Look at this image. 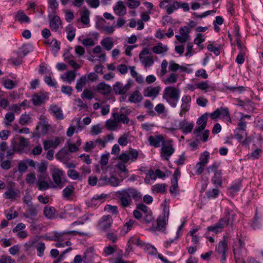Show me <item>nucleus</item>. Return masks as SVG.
Returning <instances> with one entry per match:
<instances>
[{"instance_id": "412c9836", "label": "nucleus", "mask_w": 263, "mask_h": 263, "mask_svg": "<svg viewBox=\"0 0 263 263\" xmlns=\"http://www.w3.org/2000/svg\"><path fill=\"white\" fill-rule=\"evenodd\" d=\"M96 90L101 94L107 95L112 90L111 87L104 82L99 83L96 87Z\"/></svg>"}, {"instance_id": "20e7f679", "label": "nucleus", "mask_w": 263, "mask_h": 263, "mask_svg": "<svg viewBox=\"0 0 263 263\" xmlns=\"http://www.w3.org/2000/svg\"><path fill=\"white\" fill-rule=\"evenodd\" d=\"M20 196V191L15 187V183L10 181L6 187V190L3 194V197L6 199L14 200Z\"/></svg>"}, {"instance_id": "6e6552de", "label": "nucleus", "mask_w": 263, "mask_h": 263, "mask_svg": "<svg viewBox=\"0 0 263 263\" xmlns=\"http://www.w3.org/2000/svg\"><path fill=\"white\" fill-rule=\"evenodd\" d=\"M51 175L53 182L56 185H54L53 187L62 188L64 186V182L62 180L65 175L64 172L58 168H55L52 170Z\"/></svg>"}, {"instance_id": "c85d7f7f", "label": "nucleus", "mask_w": 263, "mask_h": 263, "mask_svg": "<svg viewBox=\"0 0 263 263\" xmlns=\"http://www.w3.org/2000/svg\"><path fill=\"white\" fill-rule=\"evenodd\" d=\"M44 215L47 218L52 219L55 218L56 210L53 206L46 205L44 209Z\"/></svg>"}, {"instance_id": "09e8293b", "label": "nucleus", "mask_w": 263, "mask_h": 263, "mask_svg": "<svg viewBox=\"0 0 263 263\" xmlns=\"http://www.w3.org/2000/svg\"><path fill=\"white\" fill-rule=\"evenodd\" d=\"M37 255L39 257H42L44 255V251L46 248L45 244L42 241H40L36 247Z\"/></svg>"}, {"instance_id": "b1692460", "label": "nucleus", "mask_w": 263, "mask_h": 263, "mask_svg": "<svg viewBox=\"0 0 263 263\" xmlns=\"http://www.w3.org/2000/svg\"><path fill=\"white\" fill-rule=\"evenodd\" d=\"M60 143L61 139L59 137H56L54 140L44 141L43 146L45 150H48L51 148H55Z\"/></svg>"}, {"instance_id": "c756f323", "label": "nucleus", "mask_w": 263, "mask_h": 263, "mask_svg": "<svg viewBox=\"0 0 263 263\" xmlns=\"http://www.w3.org/2000/svg\"><path fill=\"white\" fill-rule=\"evenodd\" d=\"M68 176L73 180L78 179L82 180L83 178L86 177V174L81 173V175L74 170H69L67 172Z\"/></svg>"}, {"instance_id": "ddd939ff", "label": "nucleus", "mask_w": 263, "mask_h": 263, "mask_svg": "<svg viewBox=\"0 0 263 263\" xmlns=\"http://www.w3.org/2000/svg\"><path fill=\"white\" fill-rule=\"evenodd\" d=\"M47 178H49L48 174L37 175L36 184L40 191H45L50 187L49 183L45 180Z\"/></svg>"}, {"instance_id": "603ef678", "label": "nucleus", "mask_w": 263, "mask_h": 263, "mask_svg": "<svg viewBox=\"0 0 263 263\" xmlns=\"http://www.w3.org/2000/svg\"><path fill=\"white\" fill-rule=\"evenodd\" d=\"M117 122H116L115 120H108L105 122V126L108 129L111 130H115L117 129Z\"/></svg>"}, {"instance_id": "7ed1b4c3", "label": "nucleus", "mask_w": 263, "mask_h": 263, "mask_svg": "<svg viewBox=\"0 0 263 263\" xmlns=\"http://www.w3.org/2000/svg\"><path fill=\"white\" fill-rule=\"evenodd\" d=\"M168 216L169 210L167 208H164L162 214L160 215L157 218V223L156 224H153L151 229L154 231H165Z\"/></svg>"}, {"instance_id": "bb28decb", "label": "nucleus", "mask_w": 263, "mask_h": 263, "mask_svg": "<svg viewBox=\"0 0 263 263\" xmlns=\"http://www.w3.org/2000/svg\"><path fill=\"white\" fill-rule=\"evenodd\" d=\"M62 22L60 18L58 15H54L50 20L49 25L52 30L57 31L59 28L60 25H61Z\"/></svg>"}, {"instance_id": "a19ab883", "label": "nucleus", "mask_w": 263, "mask_h": 263, "mask_svg": "<svg viewBox=\"0 0 263 263\" xmlns=\"http://www.w3.org/2000/svg\"><path fill=\"white\" fill-rule=\"evenodd\" d=\"M15 119V116L14 112H7L5 115V117L4 120V124L7 126H11L12 124V123L14 121Z\"/></svg>"}, {"instance_id": "a211bd4d", "label": "nucleus", "mask_w": 263, "mask_h": 263, "mask_svg": "<svg viewBox=\"0 0 263 263\" xmlns=\"http://www.w3.org/2000/svg\"><path fill=\"white\" fill-rule=\"evenodd\" d=\"M29 141L24 137H21L20 141L16 145V150L18 153H27L28 151Z\"/></svg>"}, {"instance_id": "cd10ccee", "label": "nucleus", "mask_w": 263, "mask_h": 263, "mask_svg": "<svg viewBox=\"0 0 263 263\" xmlns=\"http://www.w3.org/2000/svg\"><path fill=\"white\" fill-rule=\"evenodd\" d=\"M181 101V110L184 112H186L189 110L190 108V103L191 102V97L189 95H185L182 98Z\"/></svg>"}, {"instance_id": "a18cd8bd", "label": "nucleus", "mask_w": 263, "mask_h": 263, "mask_svg": "<svg viewBox=\"0 0 263 263\" xmlns=\"http://www.w3.org/2000/svg\"><path fill=\"white\" fill-rule=\"evenodd\" d=\"M156 179V176L155 175V172H154L152 170H148L146 174L145 182L146 183L149 184L151 180H155Z\"/></svg>"}, {"instance_id": "1a4fd4ad", "label": "nucleus", "mask_w": 263, "mask_h": 263, "mask_svg": "<svg viewBox=\"0 0 263 263\" xmlns=\"http://www.w3.org/2000/svg\"><path fill=\"white\" fill-rule=\"evenodd\" d=\"M120 183L119 179L114 176L108 178L106 175H102L98 180V185L99 186L108 185L111 186H118Z\"/></svg>"}, {"instance_id": "0eeeda50", "label": "nucleus", "mask_w": 263, "mask_h": 263, "mask_svg": "<svg viewBox=\"0 0 263 263\" xmlns=\"http://www.w3.org/2000/svg\"><path fill=\"white\" fill-rule=\"evenodd\" d=\"M120 111L121 113L114 112L112 114V116L114 120L118 123L121 122L123 124H128L130 120L127 115L129 114L131 112V110L129 109H125L124 107H122Z\"/></svg>"}, {"instance_id": "69168bd1", "label": "nucleus", "mask_w": 263, "mask_h": 263, "mask_svg": "<svg viewBox=\"0 0 263 263\" xmlns=\"http://www.w3.org/2000/svg\"><path fill=\"white\" fill-rule=\"evenodd\" d=\"M50 45L51 46L52 50H54L56 52H58L60 49V43L55 39L52 40L50 43Z\"/></svg>"}, {"instance_id": "2eb2a0df", "label": "nucleus", "mask_w": 263, "mask_h": 263, "mask_svg": "<svg viewBox=\"0 0 263 263\" xmlns=\"http://www.w3.org/2000/svg\"><path fill=\"white\" fill-rule=\"evenodd\" d=\"M228 225V224L226 222V218L223 217L220 219L215 224L208 227L207 230L208 231L214 232L217 233Z\"/></svg>"}, {"instance_id": "338daca9", "label": "nucleus", "mask_w": 263, "mask_h": 263, "mask_svg": "<svg viewBox=\"0 0 263 263\" xmlns=\"http://www.w3.org/2000/svg\"><path fill=\"white\" fill-rule=\"evenodd\" d=\"M169 69L172 71H176L180 69L181 66L174 62V61H171L169 63Z\"/></svg>"}, {"instance_id": "774afa93", "label": "nucleus", "mask_w": 263, "mask_h": 263, "mask_svg": "<svg viewBox=\"0 0 263 263\" xmlns=\"http://www.w3.org/2000/svg\"><path fill=\"white\" fill-rule=\"evenodd\" d=\"M0 263H15V261L10 256H3L0 259Z\"/></svg>"}, {"instance_id": "473e14b6", "label": "nucleus", "mask_w": 263, "mask_h": 263, "mask_svg": "<svg viewBox=\"0 0 263 263\" xmlns=\"http://www.w3.org/2000/svg\"><path fill=\"white\" fill-rule=\"evenodd\" d=\"M61 79L64 81H67L68 83H71L74 81L76 78V73L72 70H69L64 74L62 75Z\"/></svg>"}, {"instance_id": "c03bdc74", "label": "nucleus", "mask_w": 263, "mask_h": 263, "mask_svg": "<svg viewBox=\"0 0 263 263\" xmlns=\"http://www.w3.org/2000/svg\"><path fill=\"white\" fill-rule=\"evenodd\" d=\"M219 190L217 189H213L206 192V195L208 199H214L217 197L219 194Z\"/></svg>"}, {"instance_id": "37998d69", "label": "nucleus", "mask_w": 263, "mask_h": 263, "mask_svg": "<svg viewBox=\"0 0 263 263\" xmlns=\"http://www.w3.org/2000/svg\"><path fill=\"white\" fill-rule=\"evenodd\" d=\"M210 158V153L208 151H205L202 153L199 158V163L204 165L205 166L208 163Z\"/></svg>"}, {"instance_id": "e433bc0d", "label": "nucleus", "mask_w": 263, "mask_h": 263, "mask_svg": "<svg viewBox=\"0 0 263 263\" xmlns=\"http://www.w3.org/2000/svg\"><path fill=\"white\" fill-rule=\"evenodd\" d=\"M247 122L243 118H240L238 124V127L234 130V132H240L246 135Z\"/></svg>"}, {"instance_id": "3c124183", "label": "nucleus", "mask_w": 263, "mask_h": 263, "mask_svg": "<svg viewBox=\"0 0 263 263\" xmlns=\"http://www.w3.org/2000/svg\"><path fill=\"white\" fill-rule=\"evenodd\" d=\"M129 136V133H125L120 137L118 139V143L122 146H126L128 143V138Z\"/></svg>"}, {"instance_id": "f8f14e48", "label": "nucleus", "mask_w": 263, "mask_h": 263, "mask_svg": "<svg viewBox=\"0 0 263 263\" xmlns=\"http://www.w3.org/2000/svg\"><path fill=\"white\" fill-rule=\"evenodd\" d=\"M94 249L92 247L88 248L84 253L83 256L80 255H77L73 259V263H82L83 260L84 263H87L86 260L92 258L93 254Z\"/></svg>"}, {"instance_id": "680f3d73", "label": "nucleus", "mask_w": 263, "mask_h": 263, "mask_svg": "<svg viewBox=\"0 0 263 263\" xmlns=\"http://www.w3.org/2000/svg\"><path fill=\"white\" fill-rule=\"evenodd\" d=\"M3 84L5 87L8 89H11L15 86V83L14 81L10 79H7L4 81Z\"/></svg>"}, {"instance_id": "39448f33", "label": "nucleus", "mask_w": 263, "mask_h": 263, "mask_svg": "<svg viewBox=\"0 0 263 263\" xmlns=\"http://www.w3.org/2000/svg\"><path fill=\"white\" fill-rule=\"evenodd\" d=\"M140 62L145 68L151 67L154 63L153 58L151 55L149 50L147 48H144L139 55Z\"/></svg>"}, {"instance_id": "4468645a", "label": "nucleus", "mask_w": 263, "mask_h": 263, "mask_svg": "<svg viewBox=\"0 0 263 263\" xmlns=\"http://www.w3.org/2000/svg\"><path fill=\"white\" fill-rule=\"evenodd\" d=\"M148 141L149 145L155 147H159L165 142L164 138L162 135L150 136Z\"/></svg>"}, {"instance_id": "5701e85b", "label": "nucleus", "mask_w": 263, "mask_h": 263, "mask_svg": "<svg viewBox=\"0 0 263 263\" xmlns=\"http://www.w3.org/2000/svg\"><path fill=\"white\" fill-rule=\"evenodd\" d=\"M160 90L161 87L159 86L155 87H147L144 90V95L145 97L155 98L157 97Z\"/></svg>"}, {"instance_id": "052dcab7", "label": "nucleus", "mask_w": 263, "mask_h": 263, "mask_svg": "<svg viewBox=\"0 0 263 263\" xmlns=\"http://www.w3.org/2000/svg\"><path fill=\"white\" fill-rule=\"evenodd\" d=\"M95 141H90L85 143V146H84V150L86 152H90L91 149H94L96 147Z\"/></svg>"}, {"instance_id": "de8ad7c7", "label": "nucleus", "mask_w": 263, "mask_h": 263, "mask_svg": "<svg viewBox=\"0 0 263 263\" xmlns=\"http://www.w3.org/2000/svg\"><path fill=\"white\" fill-rule=\"evenodd\" d=\"M21 52L23 53V56L21 57L22 59L25 55H26L28 53L32 51L33 48L32 46L30 44H25L24 45L20 48V49Z\"/></svg>"}, {"instance_id": "423d86ee", "label": "nucleus", "mask_w": 263, "mask_h": 263, "mask_svg": "<svg viewBox=\"0 0 263 263\" xmlns=\"http://www.w3.org/2000/svg\"><path fill=\"white\" fill-rule=\"evenodd\" d=\"M173 141L168 140L163 143L162 147L160 149L161 156L165 160L168 161L170 157L175 152V149L173 147Z\"/></svg>"}, {"instance_id": "e2e57ef3", "label": "nucleus", "mask_w": 263, "mask_h": 263, "mask_svg": "<svg viewBox=\"0 0 263 263\" xmlns=\"http://www.w3.org/2000/svg\"><path fill=\"white\" fill-rule=\"evenodd\" d=\"M129 155L131 156V158H130L131 161L134 162L137 159L139 156V152L136 149H130Z\"/></svg>"}, {"instance_id": "58836bf2", "label": "nucleus", "mask_w": 263, "mask_h": 263, "mask_svg": "<svg viewBox=\"0 0 263 263\" xmlns=\"http://www.w3.org/2000/svg\"><path fill=\"white\" fill-rule=\"evenodd\" d=\"M101 44L107 51L111 50L114 46V43L110 37H106L102 40Z\"/></svg>"}, {"instance_id": "0e129e2a", "label": "nucleus", "mask_w": 263, "mask_h": 263, "mask_svg": "<svg viewBox=\"0 0 263 263\" xmlns=\"http://www.w3.org/2000/svg\"><path fill=\"white\" fill-rule=\"evenodd\" d=\"M104 210L114 214L118 213V207L116 205H107L105 206Z\"/></svg>"}, {"instance_id": "c9c22d12", "label": "nucleus", "mask_w": 263, "mask_h": 263, "mask_svg": "<svg viewBox=\"0 0 263 263\" xmlns=\"http://www.w3.org/2000/svg\"><path fill=\"white\" fill-rule=\"evenodd\" d=\"M87 82L86 74L82 76L77 81L76 88L78 92L82 90L83 87L85 85Z\"/></svg>"}, {"instance_id": "f704fd0d", "label": "nucleus", "mask_w": 263, "mask_h": 263, "mask_svg": "<svg viewBox=\"0 0 263 263\" xmlns=\"http://www.w3.org/2000/svg\"><path fill=\"white\" fill-rule=\"evenodd\" d=\"M143 99V97L138 90H136L130 95L128 101L132 103H137L140 102Z\"/></svg>"}, {"instance_id": "5fc2aeb1", "label": "nucleus", "mask_w": 263, "mask_h": 263, "mask_svg": "<svg viewBox=\"0 0 263 263\" xmlns=\"http://www.w3.org/2000/svg\"><path fill=\"white\" fill-rule=\"evenodd\" d=\"M126 5L130 9H135L140 5V0H127Z\"/></svg>"}, {"instance_id": "dca6fc26", "label": "nucleus", "mask_w": 263, "mask_h": 263, "mask_svg": "<svg viewBox=\"0 0 263 263\" xmlns=\"http://www.w3.org/2000/svg\"><path fill=\"white\" fill-rule=\"evenodd\" d=\"M48 99V97L44 93H35L32 96L31 101L34 106H41Z\"/></svg>"}, {"instance_id": "393cba45", "label": "nucleus", "mask_w": 263, "mask_h": 263, "mask_svg": "<svg viewBox=\"0 0 263 263\" xmlns=\"http://www.w3.org/2000/svg\"><path fill=\"white\" fill-rule=\"evenodd\" d=\"M193 123L185 122L184 121H180L178 124V128L181 129L184 134L191 133L193 130Z\"/></svg>"}, {"instance_id": "9d476101", "label": "nucleus", "mask_w": 263, "mask_h": 263, "mask_svg": "<svg viewBox=\"0 0 263 263\" xmlns=\"http://www.w3.org/2000/svg\"><path fill=\"white\" fill-rule=\"evenodd\" d=\"M132 86V83L130 81H128L127 83L123 85L120 82H117L113 85V90L116 95H123L130 89Z\"/></svg>"}, {"instance_id": "6ab92c4d", "label": "nucleus", "mask_w": 263, "mask_h": 263, "mask_svg": "<svg viewBox=\"0 0 263 263\" xmlns=\"http://www.w3.org/2000/svg\"><path fill=\"white\" fill-rule=\"evenodd\" d=\"M226 237H223V240L219 242L216 248V251L219 255H227L228 250V242L225 240Z\"/></svg>"}, {"instance_id": "4c0bfd02", "label": "nucleus", "mask_w": 263, "mask_h": 263, "mask_svg": "<svg viewBox=\"0 0 263 263\" xmlns=\"http://www.w3.org/2000/svg\"><path fill=\"white\" fill-rule=\"evenodd\" d=\"M218 109L219 110L220 117L226 119L228 121L231 122V119L228 108L220 107L218 108Z\"/></svg>"}, {"instance_id": "72a5a7b5", "label": "nucleus", "mask_w": 263, "mask_h": 263, "mask_svg": "<svg viewBox=\"0 0 263 263\" xmlns=\"http://www.w3.org/2000/svg\"><path fill=\"white\" fill-rule=\"evenodd\" d=\"M166 45H163L162 43H158L156 46L153 47V51L156 54H161L166 52L168 50Z\"/></svg>"}, {"instance_id": "8fccbe9b", "label": "nucleus", "mask_w": 263, "mask_h": 263, "mask_svg": "<svg viewBox=\"0 0 263 263\" xmlns=\"http://www.w3.org/2000/svg\"><path fill=\"white\" fill-rule=\"evenodd\" d=\"M61 235H62L61 233L56 232L54 234L55 238L53 239H52V240L57 241V242L55 243V246L58 248L65 247V243L64 242H62L61 241V240H62V238H61Z\"/></svg>"}, {"instance_id": "bf43d9fd", "label": "nucleus", "mask_w": 263, "mask_h": 263, "mask_svg": "<svg viewBox=\"0 0 263 263\" xmlns=\"http://www.w3.org/2000/svg\"><path fill=\"white\" fill-rule=\"evenodd\" d=\"M93 97L92 91L87 89H85L81 95V98L82 99L86 98L88 100H91L93 98Z\"/></svg>"}, {"instance_id": "7c9ffc66", "label": "nucleus", "mask_w": 263, "mask_h": 263, "mask_svg": "<svg viewBox=\"0 0 263 263\" xmlns=\"http://www.w3.org/2000/svg\"><path fill=\"white\" fill-rule=\"evenodd\" d=\"M212 182L216 186H221L222 183V172L221 170L216 171L211 179Z\"/></svg>"}, {"instance_id": "aec40b11", "label": "nucleus", "mask_w": 263, "mask_h": 263, "mask_svg": "<svg viewBox=\"0 0 263 263\" xmlns=\"http://www.w3.org/2000/svg\"><path fill=\"white\" fill-rule=\"evenodd\" d=\"M50 113L53 114V116L58 120H63L64 119V115L62 112L61 108L57 105H51L49 109Z\"/></svg>"}, {"instance_id": "f257e3e1", "label": "nucleus", "mask_w": 263, "mask_h": 263, "mask_svg": "<svg viewBox=\"0 0 263 263\" xmlns=\"http://www.w3.org/2000/svg\"><path fill=\"white\" fill-rule=\"evenodd\" d=\"M119 199L121 205L126 208L128 206L132 203V198L136 201H139L142 198V195L136 189L129 187L118 192Z\"/></svg>"}, {"instance_id": "ea45409f", "label": "nucleus", "mask_w": 263, "mask_h": 263, "mask_svg": "<svg viewBox=\"0 0 263 263\" xmlns=\"http://www.w3.org/2000/svg\"><path fill=\"white\" fill-rule=\"evenodd\" d=\"M74 187L73 185H69L67 186L62 191L63 196L68 199L74 193Z\"/></svg>"}, {"instance_id": "f03ea898", "label": "nucleus", "mask_w": 263, "mask_h": 263, "mask_svg": "<svg viewBox=\"0 0 263 263\" xmlns=\"http://www.w3.org/2000/svg\"><path fill=\"white\" fill-rule=\"evenodd\" d=\"M180 92L174 87H167L164 91L163 98L172 107H176L180 98Z\"/></svg>"}, {"instance_id": "f3484780", "label": "nucleus", "mask_w": 263, "mask_h": 263, "mask_svg": "<svg viewBox=\"0 0 263 263\" xmlns=\"http://www.w3.org/2000/svg\"><path fill=\"white\" fill-rule=\"evenodd\" d=\"M112 223L111 217L109 215H104L101 218L99 224L101 229L106 230L110 227Z\"/></svg>"}, {"instance_id": "79ce46f5", "label": "nucleus", "mask_w": 263, "mask_h": 263, "mask_svg": "<svg viewBox=\"0 0 263 263\" xmlns=\"http://www.w3.org/2000/svg\"><path fill=\"white\" fill-rule=\"evenodd\" d=\"M48 166V162L46 161H42L41 163L37 164V170L42 175H46V172Z\"/></svg>"}, {"instance_id": "864d4df0", "label": "nucleus", "mask_w": 263, "mask_h": 263, "mask_svg": "<svg viewBox=\"0 0 263 263\" xmlns=\"http://www.w3.org/2000/svg\"><path fill=\"white\" fill-rule=\"evenodd\" d=\"M89 11L88 10H85L82 14V15H81V22L83 24H88L89 23Z\"/></svg>"}, {"instance_id": "2f4dec72", "label": "nucleus", "mask_w": 263, "mask_h": 263, "mask_svg": "<svg viewBox=\"0 0 263 263\" xmlns=\"http://www.w3.org/2000/svg\"><path fill=\"white\" fill-rule=\"evenodd\" d=\"M15 19L21 23H29L30 22L29 17L27 16L22 10H19L17 11L15 16Z\"/></svg>"}, {"instance_id": "49530a36", "label": "nucleus", "mask_w": 263, "mask_h": 263, "mask_svg": "<svg viewBox=\"0 0 263 263\" xmlns=\"http://www.w3.org/2000/svg\"><path fill=\"white\" fill-rule=\"evenodd\" d=\"M152 190L157 193H164L166 192V186L164 184H157L153 186Z\"/></svg>"}, {"instance_id": "4be33fe9", "label": "nucleus", "mask_w": 263, "mask_h": 263, "mask_svg": "<svg viewBox=\"0 0 263 263\" xmlns=\"http://www.w3.org/2000/svg\"><path fill=\"white\" fill-rule=\"evenodd\" d=\"M236 214L233 210L227 207L224 209V217L226 218V222L230 225H233L234 221Z\"/></svg>"}, {"instance_id": "13d9d810", "label": "nucleus", "mask_w": 263, "mask_h": 263, "mask_svg": "<svg viewBox=\"0 0 263 263\" xmlns=\"http://www.w3.org/2000/svg\"><path fill=\"white\" fill-rule=\"evenodd\" d=\"M235 137L237 139V140L240 142H242V144L243 145H246L247 143V139H246L244 141H242L245 137H247V134H242L240 132H234Z\"/></svg>"}, {"instance_id": "9b49d317", "label": "nucleus", "mask_w": 263, "mask_h": 263, "mask_svg": "<svg viewBox=\"0 0 263 263\" xmlns=\"http://www.w3.org/2000/svg\"><path fill=\"white\" fill-rule=\"evenodd\" d=\"M39 205L30 204L27 206L26 211L23 213V216L32 221L36 219L39 212Z\"/></svg>"}, {"instance_id": "a878e982", "label": "nucleus", "mask_w": 263, "mask_h": 263, "mask_svg": "<svg viewBox=\"0 0 263 263\" xmlns=\"http://www.w3.org/2000/svg\"><path fill=\"white\" fill-rule=\"evenodd\" d=\"M115 13L118 16H123L126 13V8L122 1H119L114 8Z\"/></svg>"}, {"instance_id": "4d7b16f0", "label": "nucleus", "mask_w": 263, "mask_h": 263, "mask_svg": "<svg viewBox=\"0 0 263 263\" xmlns=\"http://www.w3.org/2000/svg\"><path fill=\"white\" fill-rule=\"evenodd\" d=\"M208 114L207 112L204 114L200 118H198L197 123L199 125L206 126L208 120Z\"/></svg>"}, {"instance_id": "6e6d98bb", "label": "nucleus", "mask_w": 263, "mask_h": 263, "mask_svg": "<svg viewBox=\"0 0 263 263\" xmlns=\"http://www.w3.org/2000/svg\"><path fill=\"white\" fill-rule=\"evenodd\" d=\"M30 120V116L28 114H22L19 120V123L22 125L28 124Z\"/></svg>"}]
</instances>
